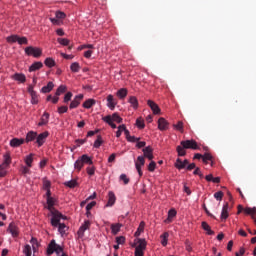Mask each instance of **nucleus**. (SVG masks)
<instances>
[{"instance_id": "nucleus-1", "label": "nucleus", "mask_w": 256, "mask_h": 256, "mask_svg": "<svg viewBox=\"0 0 256 256\" xmlns=\"http://www.w3.org/2000/svg\"><path fill=\"white\" fill-rule=\"evenodd\" d=\"M53 253H56V255L61 256V253H65L63 252V247H61L60 245H58L55 240H51V242L48 245L47 248V255H53Z\"/></svg>"}, {"instance_id": "nucleus-2", "label": "nucleus", "mask_w": 256, "mask_h": 256, "mask_svg": "<svg viewBox=\"0 0 256 256\" xmlns=\"http://www.w3.org/2000/svg\"><path fill=\"white\" fill-rule=\"evenodd\" d=\"M52 218H51V225L52 227H58L61 219H67L63 214H61L58 210L50 211Z\"/></svg>"}, {"instance_id": "nucleus-3", "label": "nucleus", "mask_w": 256, "mask_h": 256, "mask_svg": "<svg viewBox=\"0 0 256 256\" xmlns=\"http://www.w3.org/2000/svg\"><path fill=\"white\" fill-rule=\"evenodd\" d=\"M24 51L29 57H35L36 59L43 55V50L38 47L28 46Z\"/></svg>"}, {"instance_id": "nucleus-4", "label": "nucleus", "mask_w": 256, "mask_h": 256, "mask_svg": "<svg viewBox=\"0 0 256 256\" xmlns=\"http://www.w3.org/2000/svg\"><path fill=\"white\" fill-rule=\"evenodd\" d=\"M180 145L184 148V149H193V150H198L199 149V145L197 144V141L195 140H185V141H181Z\"/></svg>"}, {"instance_id": "nucleus-5", "label": "nucleus", "mask_w": 256, "mask_h": 256, "mask_svg": "<svg viewBox=\"0 0 256 256\" xmlns=\"http://www.w3.org/2000/svg\"><path fill=\"white\" fill-rule=\"evenodd\" d=\"M145 165V157L144 156H138L137 160L135 161V167L138 171L139 177H143V171L141 168Z\"/></svg>"}, {"instance_id": "nucleus-6", "label": "nucleus", "mask_w": 256, "mask_h": 256, "mask_svg": "<svg viewBox=\"0 0 256 256\" xmlns=\"http://www.w3.org/2000/svg\"><path fill=\"white\" fill-rule=\"evenodd\" d=\"M47 137H49L48 131L42 132L39 135L37 134L36 143L38 147H43V145L45 144V141H47Z\"/></svg>"}, {"instance_id": "nucleus-7", "label": "nucleus", "mask_w": 256, "mask_h": 256, "mask_svg": "<svg viewBox=\"0 0 256 256\" xmlns=\"http://www.w3.org/2000/svg\"><path fill=\"white\" fill-rule=\"evenodd\" d=\"M7 231L12 235V237H19V227L15 222H11L9 224Z\"/></svg>"}, {"instance_id": "nucleus-8", "label": "nucleus", "mask_w": 256, "mask_h": 256, "mask_svg": "<svg viewBox=\"0 0 256 256\" xmlns=\"http://www.w3.org/2000/svg\"><path fill=\"white\" fill-rule=\"evenodd\" d=\"M143 152V157L144 159H149V161H153L154 156H153V148L151 146H147L142 149Z\"/></svg>"}, {"instance_id": "nucleus-9", "label": "nucleus", "mask_w": 256, "mask_h": 256, "mask_svg": "<svg viewBox=\"0 0 256 256\" xmlns=\"http://www.w3.org/2000/svg\"><path fill=\"white\" fill-rule=\"evenodd\" d=\"M83 99V94L75 96V98L70 103V109H77L81 105V100Z\"/></svg>"}, {"instance_id": "nucleus-10", "label": "nucleus", "mask_w": 256, "mask_h": 256, "mask_svg": "<svg viewBox=\"0 0 256 256\" xmlns=\"http://www.w3.org/2000/svg\"><path fill=\"white\" fill-rule=\"evenodd\" d=\"M158 129L160 131H167L169 129V122L165 118L158 119Z\"/></svg>"}, {"instance_id": "nucleus-11", "label": "nucleus", "mask_w": 256, "mask_h": 256, "mask_svg": "<svg viewBox=\"0 0 256 256\" xmlns=\"http://www.w3.org/2000/svg\"><path fill=\"white\" fill-rule=\"evenodd\" d=\"M147 105L153 111L154 115H159V113H161V108H159V105H157L153 100H148Z\"/></svg>"}, {"instance_id": "nucleus-12", "label": "nucleus", "mask_w": 256, "mask_h": 256, "mask_svg": "<svg viewBox=\"0 0 256 256\" xmlns=\"http://www.w3.org/2000/svg\"><path fill=\"white\" fill-rule=\"evenodd\" d=\"M91 227V222L89 220H86L84 224L79 228L78 230V236L83 237L85 235V231Z\"/></svg>"}, {"instance_id": "nucleus-13", "label": "nucleus", "mask_w": 256, "mask_h": 256, "mask_svg": "<svg viewBox=\"0 0 256 256\" xmlns=\"http://www.w3.org/2000/svg\"><path fill=\"white\" fill-rule=\"evenodd\" d=\"M116 105H117V102L115 101V98L113 97V95L109 94V95L107 96V107H108L111 111H114Z\"/></svg>"}, {"instance_id": "nucleus-14", "label": "nucleus", "mask_w": 256, "mask_h": 256, "mask_svg": "<svg viewBox=\"0 0 256 256\" xmlns=\"http://www.w3.org/2000/svg\"><path fill=\"white\" fill-rule=\"evenodd\" d=\"M11 79L18 81V83H25L27 81V77L23 73H15L11 76Z\"/></svg>"}, {"instance_id": "nucleus-15", "label": "nucleus", "mask_w": 256, "mask_h": 256, "mask_svg": "<svg viewBox=\"0 0 256 256\" xmlns=\"http://www.w3.org/2000/svg\"><path fill=\"white\" fill-rule=\"evenodd\" d=\"M115 201H117L115 193H113L112 191L108 192V202L106 204V207H113L115 205Z\"/></svg>"}, {"instance_id": "nucleus-16", "label": "nucleus", "mask_w": 256, "mask_h": 256, "mask_svg": "<svg viewBox=\"0 0 256 256\" xmlns=\"http://www.w3.org/2000/svg\"><path fill=\"white\" fill-rule=\"evenodd\" d=\"M25 143V140L23 138H13L10 140V147H21Z\"/></svg>"}, {"instance_id": "nucleus-17", "label": "nucleus", "mask_w": 256, "mask_h": 256, "mask_svg": "<svg viewBox=\"0 0 256 256\" xmlns=\"http://www.w3.org/2000/svg\"><path fill=\"white\" fill-rule=\"evenodd\" d=\"M35 139H37V132L29 131L26 134V138L24 140H25V143H31V141H35Z\"/></svg>"}, {"instance_id": "nucleus-18", "label": "nucleus", "mask_w": 256, "mask_h": 256, "mask_svg": "<svg viewBox=\"0 0 256 256\" xmlns=\"http://www.w3.org/2000/svg\"><path fill=\"white\" fill-rule=\"evenodd\" d=\"M49 117V113L44 112L40 119V122L38 123V127H43L44 125H47L49 123Z\"/></svg>"}, {"instance_id": "nucleus-19", "label": "nucleus", "mask_w": 256, "mask_h": 256, "mask_svg": "<svg viewBox=\"0 0 256 256\" xmlns=\"http://www.w3.org/2000/svg\"><path fill=\"white\" fill-rule=\"evenodd\" d=\"M229 217V203H226L223 208H222V212H221V220L225 221L227 220V218Z\"/></svg>"}, {"instance_id": "nucleus-20", "label": "nucleus", "mask_w": 256, "mask_h": 256, "mask_svg": "<svg viewBox=\"0 0 256 256\" xmlns=\"http://www.w3.org/2000/svg\"><path fill=\"white\" fill-rule=\"evenodd\" d=\"M122 227H123V224L121 223L111 224L110 229L112 231V235H117V233L121 231Z\"/></svg>"}, {"instance_id": "nucleus-21", "label": "nucleus", "mask_w": 256, "mask_h": 256, "mask_svg": "<svg viewBox=\"0 0 256 256\" xmlns=\"http://www.w3.org/2000/svg\"><path fill=\"white\" fill-rule=\"evenodd\" d=\"M47 209L48 211H56L57 209H55V198L51 197V198H47Z\"/></svg>"}, {"instance_id": "nucleus-22", "label": "nucleus", "mask_w": 256, "mask_h": 256, "mask_svg": "<svg viewBox=\"0 0 256 256\" xmlns=\"http://www.w3.org/2000/svg\"><path fill=\"white\" fill-rule=\"evenodd\" d=\"M43 68V62H34L30 67L29 71L30 73H33V71H39V69Z\"/></svg>"}, {"instance_id": "nucleus-23", "label": "nucleus", "mask_w": 256, "mask_h": 256, "mask_svg": "<svg viewBox=\"0 0 256 256\" xmlns=\"http://www.w3.org/2000/svg\"><path fill=\"white\" fill-rule=\"evenodd\" d=\"M128 103H130V105H131V107H133V109L139 108V100H137V97H135V96H130Z\"/></svg>"}, {"instance_id": "nucleus-24", "label": "nucleus", "mask_w": 256, "mask_h": 256, "mask_svg": "<svg viewBox=\"0 0 256 256\" xmlns=\"http://www.w3.org/2000/svg\"><path fill=\"white\" fill-rule=\"evenodd\" d=\"M202 229L206 231L207 235H215V231L211 230V226L207 222H202Z\"/></svg>"}, {"instance_id": "nucleus-25", "label": "nucleus", "mask_w": 256, "mask_h": 256, "mask_svg": "<svg viewBox=\"0 0 256 256\" xmlns=\"http://www.w3.org/2000/svg\"><path fill=\"white\" fill-rule=\"evenodd\" d=\"M53 87H55V84H53V82H48L46 86L42 87L41 92L51 93V91H53Z\"/></svg>"}, {"instance_id": "nucleus-26", "label": "nucleus", "mask_w": 256, "mask_h": 256, "mask_svg": "<svg viewBox=\"0 0 256 256\" xmlns=\"http://www.w3.org/2000/svg\"><path fill=\"white\" fill-rule=\"evenodd\" d=\"M102 121H104V123H108L110 127H112V129H117V124L113 123V121L111 120V115L103 117Z\"/></svg>"}, {"instance_id": "nucleus-27", "label": "nucleus", "mask_w": 256, "mask_h": 256, "mask_svg": "<svg viewBox=\"0 0 256 256\" xmlns=\"http://www.w3.org/2000/svg\"><path fill=\"white\" fill-rule=\"evenodd\" d=\"M147 247V242L145 241V239H139L138 240V245L136 246V249H139L141 251H145Z\"/></svg>"}, {"instance_id": "nucleus-28", "label": "nucleus", "mask_w": 256, "mask_h": 256, "mask_svg": "<svg viewBox=\"0 0 256 256\" xmlns=\"http://www.w3.org/2000/svg\"><path fill=\"white\" fill-rule=\"evenodd\" d=\"M127 93L128 91L126 88H121L117 91L116 95L120 99H125V97H127Z\"/></svg>"}, {"instance_id": "nucleus-29", "label": "nucleus", "mask_w": 256, "mask_h": 256, "mask_svg": "<svg viewBox=\"0 0 256 256\" xmlns=\"http://www.w3.org/2000/svg\"><path fill=\"white\" fill-rule=\"evenodd\" d=\"M93 105H95V99H88L83 103L82 107L84 109H91Z\"/></svg>"}, {"instance_id": "nucleus-30", "label": "nucleus", "mask_w": 256, "mask_h": 256, "mask_svg": "<svg viewBox=\"0 0 256 256\" xmlns=\"http://www.w3.org/2000/svg\"><path fill=\"white\" fill-rule=\"evenodd\" d=\"M70 69L72 73H79V71H81V66L79 65V62H73L70 66Z\"/></svg>"}, {"instance_id": "nucleus-31", "label": "nucleus", "mask_w": 256, "mask_h": 256, "mask_svg": "<svg viewBox=\"0 0 256 256\" xmlns=\"http://www.w3.org/2000/svg\"><path fill=\"white\" fill-rule=\"evenodd\" d=\"M84 162L81 158H78L75 163H74V168L77 169L78 171H81V169H83L84 166Z\"/></svg>"}, {"instance_id": "nucleus-32", "label": "nucleus", "mask_w": 256, "mask_h": 256, "mask_svg": "<svg viewBox=\"0 0 256 256\" xmlns=\"http://www.w3.org/2000/svg\"><path fill=\"white\" fill-rule=\"evenodd\" d=\"M80 159L82 160V163L86 164V165H92L93 164V160L91 159V157H88L87 154H84L80 157Z\"/></svg>"}, {"instance_id": "nucleus-33", "label": "nucleus", "mask_w": 256, "mask_h": 256, "mask_svg": "<svg viewBox=\"0 0 256 256\" xmlns=\"http://www.w3.org/2000/svg\"><path fill=\"white\" fill-rule=\"evenodd\" d=\"M44 65H46V67H49L51 69V67H55L56 63L53 58H46L44 61Z\"/></svg>"}, {"instance_id": "nucleus-34", "label": "nucleus", "mask_w": 256, "mask_h": 256, "mask_svg": "<svg viewBox=\"0 0 256 256\" xmlns=\"http://www.w3.org/2000/svg\"><path fill=\"white\" fill-rule=\"evenodd\" d=\"M65 91H67V86L60 85L58 87V89L56 90V93H55L56 97H59L60 95H63V93H65Z\"/></svg>"}, {"instance_id": "nucleus-35", "label": "nucleus", "mask_w": 256, "mask_h": 256, "mask_svg": "<svg viewBox=\"0 0 256 256\" xmlns=\"http://www.w3.org/2000/svg\"><path fill=\"white\" fill-rule=\"evenodd\" d=\"M101 145H103V138L101 137V135H98L93 146L95 149H99V147H101Z\"/></svg>"}, {"instance_id": "nucleus-36", "label": "nucleus", "mask_w": 256, "mask_h": 256, "mask_svg": "<svg viewBox=\"0 0 256 256\" xmlns=\"http://www.w3.org/2000/svg\"><path fill=\"white\" fill-rule=\"evenodd\" d=\"M185 149L186 148H184L182 145L177 146L176 151H177L179 157H185V155H187V152L185 151Z\"/></svg>"}, {"instance_id": "nucleus-37", "label": "nucleus", "mask_w": 256, "mask_h": 256, "mask_svg": "<svg viewBox=\"0 0 256 256\" xmlns=\"http://www.w3.org/2000/svg\"><path fill=\"white\" fill-rule=\"evenodd\" d=\"M19 40V35H11L6 38L7 43H17Z\"/></svg>"}, {"instance_id": "nucleus-38", "label": "nucleus", "mask_w": 256, "mask_h": 256, "mask_svg": "<svg viewBox=\"0 0 256 256\" xmlns=\"http://www.w3.org/2000/svg\"><path fill=\"white\" fill-rule=\"evenodd\" d=\"M111 121H115V123H123V118H121L119 114L114 113L113 115H111Z\"/></svg>"}, {"instance_id": "nucleus-39", "label": "nucleus", "mask_w": 256, "mask_h": 256, "mask_svg": "<svg viewBox=\"0 0 256 256\" xmlns=\"http://www.w3.org/2000/svg\"><path fill=\"white\" fill-rule=\"evenodd\" d=\"M66 187H69L70 189H74V187H77V180H70L64 183Z\"/></svg>"}, {"instance_id": "nucleus-40", "label": "nucleus", "mask_w": 256, "mask_h": 256, "mask_svg": "<svg viewBox=\"0 0 256 256\" xmlns=\"http://www.w3.org/2000/svg\"><path fill=\"white\" fill-rule=\"evenodd\" d=\"M0 217L3 221H7V215L5 214V205L0 204Z\"/></svg>"}, {"instance_id": "nucleus-41", "label": "nucleus", "mask_w": 256, "mask_h": 256, "mask_svg": "<svg viewBox=\"0 0 256 256\" xmlns=\"http://www.w3.org/2000/svg\"><path fill=\"white\" fill-rule=\"evenodd\" d=\"M17 43H18V45H28L29 40L25 36H23V37L18 36V42Z\"/></svg>"}, {"instance_id": "nucleus-42", "label": "nucleus", "mask_w": 256, "mask_h": 256, "mask_svg": "<svg viewBox=\"0 0 256 256\" xmlns=\"http://www.w3.org/2000/svg\"><path fill=\"white\" fill-rule=\"evenodd\" d=\"M161 243L163 245V247H167V239H169V233L165 232L163 235H161Z\"/></svg>"}, {"instance_id": "nucleus-43", "label": "nucleus", "mask_w": 256, "mask_h": 256, "mask_svg": "<svg viewBox=\"0 0 256 256\" xmlns=\"http://www.w3.org/2000/svg\"><path fill=\"white\" fill-rule=\"evenodd\" d=\"M25 163H26L27 167H32V164H33V154H30V155L26 156Z\"/></svg>"}, {"instance_id": "nucleus-44", "label": "nucleus", "mask_w": 256, "mask_h": 256, "mask_svg": "<svg viewBox=\"0 0 256 256\" xmlns=\"http://www.w3.org/2000/svg\"><path fill=\"white\" fill-rule=\"evenodd\" d=\"M57 42L60 45H63L64 47H67L69 45V43H70L69 39H67V38H58Z\"/></svg>"}, {"instance_id": "nucleus-45", "label": "nucleus", "mask_w": 256, "mask_h": 256, "mask_svg": "<svg viewBox=\"0 0 256 256\" xmlns=\"http://www.w3.org/2000/svg\"><path fill=\"white\" fill-rule=\"evenodd\" d=\"M136 127H138V129H145V121H143L141 118H138L136 120Z\"/></svg>"}, {"instance_id": "nucleus-46", "label": "nucleus", "mask_w": 256, "mask_h": 256, "mask_svg": "<svg viewBox=\"0 0 256 256\" xmlns=\"http://www.w3.org/2000/svg\"><path fill=\"white\" fill-rule=\"evenodd\" d=\"M175 168L176 169H185V164L182 162V160L181 159H177L176 160V163H175Z\"/></svg>"}, {"instance_id": "nucleus-47", "label": "nucleus", "mask_w": 256, "mask_h": 256, "mask_svg": "<svg viewBox=\"0 0 256 256\" xmlns=\"http://www.w3.org/2000/svg\"><path fill=\"white\" fill-rule=\"evenodd\" d=\"M31 95V103L32 105H37L39 103V98L37 96V92Z\"/></svg>"}, {"instance_id": "nucleus-48", "label": "nucleus", "mask_w": 256, "mask_h": 256, "mask_svg": "<svg viewBox=\"0 0 256 256\" xmlns=\"http://www.w3.org/2000/svg\"><path fill=\"white\" fill-rule=\"evenodd\" d=\"M65 229H67V225H65V223L58 224V231L61 233V235H64L66 231Z\"/></svg>"}, {"instance_id": "nucleus-49", "label": "nucleus", "mask_w": 256, "mask_h": 256, "mask_svg": "<svg viewBox=\"0 0 256 256\" xmlns=\"http://www.w3.org/2000/svg\"><path fill=\"white\" fill-rule=\"evenodd\" d=\"M43 189L44 191L51 190V181L43 180Z\"/></svg>"}, {"instance_id": "nucleus-50", "label": "nucleus", "mask_w": 256, "mask_h": 256, "mask_svg": "<svg viewBox=\"0 0 256 256\" xmlns=\"http://www.w3.org/2000/svg\"><path fill=\"white\" fill-rule=\"evenodd\" d=\"M119 179L123 181L124 185H129L130 179L127 177V174H121Z\"/></svg>"}, {"instance_id": "nucleus-51", "label": "nucleus", "mask_w": 256, "mask_h": 256, "mask_svg": "<svg viewBox=\"0 0 256 256\" xmlns=\"http://www.w3.org/2000/svg\"><path fill=\"white\" fill-rule=\"evenodd\" d=\"M5 157V160H4V162H3V164H2V167H9V165H11V157L10 156H7V155H5L4 156Z\"/></svg>"}, {"instance_id": "nucleus-52", "label": "nucleus", "mask_w": 256, "mask_h": 256, "mask_svg": "<svg viewBox=\"0 0 256 256\" xmlns=\"http://www.w3.org/2000/svg\"><path fill=\"white\" fill-rule=\"evenodd\" d=\"M24 255L31 256V245L26 244L23 250Z\"/></svg>"}, {"instance_id": "nucleus-53", "label": "nucleus", "mask_w": 256, "mask_h": 256, "mask_svg": "<svg viewBox=\"0 0 256 256\" xmlns=\"http://www.w3.org/2000/svg\"><path fill=\"white\" fill-rule=\"evenodd\" d=\"M174 128H176L177 131H180V133H183V122L179 121L177 124L173 125Z\"/></svg>"}, {"instance_id": "nucleus-54", "label": "nucleus", "mask_w": 256, "mask_h": 256, "mask_svg": "<svg viewBox=\"0 0 256 256\" xmlns=\"http://www.w3.org/2000/svg\"><path fill=\"white\" fill-rule=\"evenodd\" d=\"M156 167H157V163H155V161H151L150 164L148 165V171H150V173H153Z\"/></svg>"}, {"instance_id": "nucleus-55", "label": "nucleus", "mask_w": 256, "mask_h": 256, "mask_svg": "<svg viewBox=\"0 0 256 256\" xmlns=\"http://www.w3.org/2000/svg\"><path fill=\"white\" fill-rule=\"evenodd\" d=\"M67 111H69V107H67V106H60V107H58V113L60 115H63V113H67Z\"/></svg>"}, {"instance_id": "nucleus-56", "label": "nucleus", "mask_w": 256, "mask_h": 256, "mask_svg": "<svg viewBox=\"0 0 256 256\" xmlns=\"http://www.w3.org/2000/svg\"><path fill=\"white\" fill-rule=\"evenodd\" d=\"M202 159H203V162H204V163H207V161H211V159H213V156H211V154H209V153H205V154L202 156Z\"/></svg>"}, {"instance_id": "nucleus-57", "label": "nucleus", "mask_w": 256, "mask_h": 256, "mask_svg": "<svg viewBox=\"0 0 256 256\" xmlns=\"http://www.w3.org/2000/svg\"><path fill=\"white\" fill-rule=\"evenodd\" d=\"M214 197L217 201H221L223 199V192L222 191H218L214 194Z\"/></svg>"}, {"instance_id": "nucleus-58", "label": "nucleus", "mask_w": 256, "mask_h": 256, "mask_svg": "<svg viewBox=\"0 0 256 256\" xmlns=\"http://www.w3.org/2000/svg\"><path fill=\"white\" fill-rule=\"evenodd\" d=\"M71 97H73V93L67 92L64 96V103H67L68 101H71Z\"/></svg>"}, {"instance_id": "nucleus-59", "label": "nucleus", "mask_w": 256, "mask_h": 256, "mask_svg": "<svg viewBox=\"0 0 256 256\" xmlns=\"http://www.w3.org/2000/svg\"><path fill=\"white\" fill-rule=\"evenodd\" d=\"M65 17H67V15H65V12H62V11L56 12V19H65Z\"/></svg>"}, {"instance_id": "nucleus-60", "label": "nucleus", "mask_w": 256, "mask_h": 256, "mask_svg": "<svg viewBox=\"0 0 256 256\" xmlns=\"http://www.w3.org/2000/svg\"><path fill=\"white\" fill-rule=\"evenodd\" d=\"M116 243L118 245H123L125 243V237L124 236L116 237Z\"/></svg>"}, {"instance_id": "nucleus-61", "label": "nucleus", "mask_w": 256, "mask_h": 256, "mask_svg": "<svg viewBox=\"0 0 256 256\" xmlns=\"http://www.w3.org/2000/svg\"><path fill=\"white\" fill-rule=\"evenodd\" d=\"M177 215V211L175 209H171L168 212V219H173Z\"/></svg>"}, {"instance_id": "nucleus-62", "label": "nucleus", "mask_w": 256, "mask_h": 256, "mask_svg": "<svg viewBox=\"0 0 256 256\" xmlns=\"http://www.w3.org/2000/svg\"><path fill=\"white\" fill-rule=\"evenodd\" d=\"M96 205H97V202H95V201L90 202L86 206V211H91L93 209V207H95Z\"/></svg>"}, {"instance_id": "nucleus-63", "label": "nucleus", "mask_w": 256, "mask_h": 256, "mask_svg": "<svg viewBox=\"0 0 256 256\" xmlns=\"http://www.w3.org/2000/svg\"><path fill=\"white\" fill-rule=\"evenodd\" d=\"M86 171H87L88 175H90V176L95 175V166L88 167L86 169Z\"/></svg>"}, {"instance_id": "nucleus-64", "label": "nucleus", "mask_w": 256, "mask_h": 256, "mask_svg": "<svg viewBox=\"0 0 256 256\" xmlns=\"http://www.w3.org/2000/svg\"><path fill=\"white\" fill-rule=\"evenodd\" d=\"M135 256H143V250H139L138 248H135Z\"/></svg>"}]
</instances>
